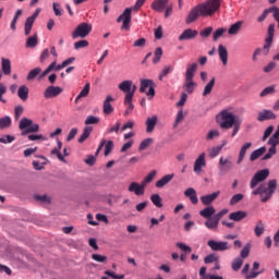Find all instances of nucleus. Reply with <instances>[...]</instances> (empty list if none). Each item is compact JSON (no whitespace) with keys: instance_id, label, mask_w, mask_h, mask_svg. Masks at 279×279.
Instances as JSON below:
<instances>
[{"instance_id":"4c0bfd02","label":"nucleus","mask_w":279,"mask_h":279,"mask_svg":"<svg viewBox=\"0 0 279 279\" xmlns=\"http://www.w3.org/2000/svg\"><path fill=\"white\" fill-rule=\"evenodd\" d=\"M254 232L255 236H263V234H265V222H263V220L257 221Z\"/></svg>"},{"instance_id":"2eb2a0df","label":"nucleus","mask_w":279,"mask_h":279,"mask_svg":"<svg viewBox=\"0 0 279 279\" xmlns=\"http://www.w3.org/2000/svg\"><path fill=\"white\" fill-rule=\"evenodd\" d=\"M129 193H134L137 197L145 195V185L138 182H132L128 187Z\"/></svg>"},{"instance_id":"e433bc0d","label":"nucleus","mask_w":279,"mask_h":279,"mask_svg":"<svg viewBox=\"0 0 279 279\" xmlns=\"http://www.w3.org/2000/svg\"><path fill=\"white\" fill-rule=\"evenodd\" d=\"M118 88L128 95L132 88V81L126 80L119 84Z\"/></svg>"},{"instance_id":"680f3d73","label":"nucleus","mask_w":279,"mask_h":279,"mask_svg":"<svg viewBox=\"0 0 279 279\" xmlns=\"http://www.w3.org/2000/svg\"><path fill=\"white\" fill-rule=\"evenodd\" d=\"M243 197V194H234L230 199V206H236V204H239Z\"/></svg>"},{"instance_id":"49530a36","label":"nucleus","mask_w":279,"mask_h":279,"mask_svg":"<svg viewBox=\"0 0 279 279\" xmlns=\"http://www.w3.org/2000/svg\"><path fill=\"white\" fill-rule=\"evenodd\" d=\"M162 58V48L157 47L154 51L153 64H158Z\"/></svg>"},{"instance_id":"ddd939ff","label":"nucleus","mask_w":279,"mask_h":279,"mask_svg":"<svg viewBox=\"0 0 279 279\" xmlns=\"http://www.w3.org/2000/svg\"><path fill=\"white\" fill-rule=\"evenodd\" d=\"M62 92V87L50 85L44 92V97L45 99H53V97H58V95H61Z\"/></svg>"},{"instance_id":"c85d7f7f","label":"nucleus","mask_w":279,"mask_h":279,"mask_svg":"<svg viewBox=\"0 0 279 279\" xmlns=\"http://www.w3.org/2000/svg\"><path fill=\"white\" fill-rule=\"evenodd\" d=\"M215 213L216 210L214 206H207L199 211V216L204 219H210L211 217H215Z\"/></svg>"},{"instance_id":"b1692460","label":"nucleus","mask_w":279,"mask_h":279,"mask_svg":"<svg viewBox=\"0 0 279 279\" xmlns=\"http://www.w3.org/2000/svg\"><path fill=\"white\" fill-rule=\"evenodd\" d=\"M218 54H219V59L221 60L223 66H226L228 64V48H226V46L220 44L218 46Z\"/></svg>"},{"instance_id":"4d7b16f0","label":"nucleus","mask_w":279,"mask_h":279,"mask_svg":"<svg viewBox=\"0 0 279 279\" xmlns=\"http://www.w3.org/2000/svg\"><path fill=\"white\" fill-rule=\"evenodd\" d=\"M88 47V40L82 39L76 43H74V49L80 50V49H86Z\"/></svg>"},{"instance_id":"0e129e2a","label":"nucleus","mask_w":279,"mask_h":279,"mask_svg":"<svg viewBox=\"0 0 279 279\" xmlns=\"http://www.w3.org/2000/svg\"><path fill=\"white\" fill-rule=\"evenodd\" d=\"M275 92H276V88L274 86L265 87L260 92L259 97H267V95H271V93H275Z\"/></svg>"},{"instance_id":"79ce46f5","label":"nucleus","mask_w":279,"mask_h":279,"mask_svg":"<svg viewBox=\"0 0 279 279\" xmlns=\"http://www.w3.org/2000/svg\"><path fill=\"white\" fill-rule=\"evenodd\" d=\"M40 73H43V69L35 68L28 72L26 80H28V81L36 80V77H38V75H40Z\"/></svg>"},{"instance_id":"f03ea898","label":"nucleus","mask_w":279,"mask_h":279,"mask_svg":"<svg viewBox=\"0 0 279 279\" xmlns=\"http://www.w3.org/2000/svg\"><path fill=\"white\" fill-rule=\"evenodd\" d=\"M217 123L221 130H232L231 137L234 138L241 130V124L243 120L239 119V116L223 109L217 116Z\"/></svg>"},{"instance_id":"4468645a","label":"nucleus","mask_w":279,"mask_h":279,"mask_svg":"<svg viewBox=\"0 0 279 279\" xmlns=\"http://www.w3.org/2000/svg\"><path fill=\"white\" fill-rule=\"evenodd\" d=\"M198 34H199V32H197V29L186 28L179 36V40H180V43H182L184 40H195V38H197Z\"/></svg>"},{"instance_id":"39448f33","label":"nucleus","mask_w":279,"mask_h":279,"mask_svg":"<svg viewBox=\"0 0 279 279\" xmlns=\"http://www.w3.org/2000/svg\"><path fill=\"white\" fill-rule=\"evenodd\" d=\"M93 32V24L87 22H82L76 26V28L72 32V38L75 40L76 38H86Z\"/></svg>"},{"instance_id":"7c9ffc66","label":"nucleus","mask_w":279,"mask_h":279,"mask_svg":"<svg viewBox=\"0 0 279 279\" xmlns=\"http://www.w3.org/2000/svg\"><path fill=\"white\" fill-rule=\"evenodd\" d=\"M195 86L196 84L193 82V78H185V83L183 84L185 93L193 95V93H195Z\"/></svg>"},{"instance_id":"cd10ccee","label":"nucleus","mask_w":279,"mask_h":279,"mask_svg":"<svg viewBox=\"0 0 279 279\" xmlns=\"http://www.w3.org/2000/svg\"><path fill=\"white\" fill-rule=\"evenodd\" d=\"M17 97L22 101H27V99L29 97V87H27L26 85L20 86L17 89Z\"/></svg>"},{"instance_id":"a19ab883","label":"nucleus","mask_w":279,"mask_h":279,"mask_svg":"<svg viewBox=\"0 0 279 279\" xmlns=\"http://www.w3.org/2000/svg\"><path fill=\"white\" fill-rule=\"evenodd\" d=\"M92 132H93V128L86 126L83 130V134H81V136L77 140V142L78 143H84L90 136Z\"/></svg>"},{"instance_id":"603ef678","label":"nucleus","mask_w":279,"mask_h":279,"mask_svg":"<svg viewBox=\"0 0 279 279\" xmlns=\"http://www.w3.org/2000/svg\"><path fill=\"white\" fill-rule=\"evenodd\" d=\"M119 130H121V122H116V124L109 129H107L106 134H119Z\"/></svg>"},{"instance_id":"412c9836","label":"nucleus","mask_w":279,"mask_h":279,"mask_svg":"<svg viewBox=\"0 0 279 279\" xmlns=\"http://www.w3.org/2000/svg\"><path fill=\"white\" fill-rule=\"evenodd\" d=\"M111 101H114V98H112V96H107L102 104L104 114H112V112H114V107L110 104Z\"/></svg>"},{"instance_id":"a878e982","label":"nucleus","mask_w":279,"mask_h":279,"mask_svg":"<svg viewBox=\"0 0 279 279\" xmlns=\"http://www.w3.org/2000/svg\"><path fill=\"white\" fill-rule=\"evenodd\" d=\"M184 195L185 197H189L190 202H192V204H198L199 203V198H197V192L195 191V189L190 187L187 190L184 191Z\"/></svg>"},{"instance_id":"f3484780","label":"nucleus","mask_w":279,"mask_h":279,"mask_svg":"<svg viewBox=\"0 0 279 279\" xmlns=\"http://www.w3.org/2000/svg\"><path fill=\"white\" fill-rule=\"evenodd\" d=\"M204 167H206V153H202L194 161V173H202Z\"/></svg>"},{"instance_id":"5701e85b","label":"nucleus","mask_w":279,"mask_h":279,"mask_svg":"<svg viewBox=\"0 0 279 279\" xmlns=\"http://www.w3.org/2000/svg\"><path fill=\"white\" fill-rule=\"evenodd\" d=\"M1 69L3 75L12 74V61L10 59L1 58Z\"/></svg>"},{"instance_id":"c03bdc74","label":"nucleus","mask_w":279,"mask_h":279,"mask_svg":"<svg viewBox=\"0 0 279 279\" xmlns=\"http://www.w3.org/2000/svg\"><path fill=\"white\" fill-rule=\"evenodd\" d=\"M213 88H215V77H213L208 84L205 86L204 92H203V97H206L213 93Z\"/></svg>"},{"instance_id":"6ab92c4d","label":"nucleus","mask_w":279,"mask_h":279,"mask_svg":"<svg viewBox=\"0 0 279 279\" xmlns=\"http://www.w3.org/2000/svg\"><path fill=\"white\" fill-rule=\"evenodd\" d=\"M169 5V0H155L150 4L151 10L155 12L162 13L165 9Z\"/></svg>"},{"instance_id":"4be33fe9","label":"nucleus","mask_w":279,"mask_h":279,"mask_svg":"<svg viewBox=\"0 0 279 279\" xmlns=\"http://www.w3.org/2000/svg\"><path fill=\"white\" fill-rule=\"evenodd\" d=\"M157 123H158V117L157 116L148 117L146 119V132H147V134H151V132H154Z\"/></svg>"},{"instance_id":"e2e57ef3","label":"nucleus","mask_w":279,"mask_h":279,"mask_svg":"<svg viewBox=\"0 0 279 279\" xmlns=\"http://www.w3.org/2000/svg\"><path fill=\"white\" fill-rule=\"evenodd\" d=\"M23 106L17 105L14 108V117H15V121H19L21 119V117L23 116Z\"/></svg>"},{"instance_id":"37998d69","label":"nucleus","mask_w":279,"mask_h":279,"mask_svg":"<svg viewBox=\"0 0 279 279\" xmlns=\"http://www.w3.org/2000/svg\"><path fill=\"white\" fill-rule=\"evenodd\" d=\"M260 267V264L258 262H254L253 269L250 275L246 276L247 279H254L257 278L260 274V271H256Z\"/></svg>"},{"instance_id":"bf43d9fd","label":"nucleus","mask_w":279,"mask_h":279,"mask_svg":"<svg viewBox=\"0 0 279 279\" xmlns=\"http://www.w3.org/2000/svg\"><path fill=\"white\" fill-rule=\"evenodd\" d=\"M114 148V142L108 141L105 143V156H110L112 149Z\"/></svg>"},{"instance_id":"3c124183","label":"nucleus","mask_w":279,"mask_h":279,"mask_svg":"<svg viewBox=\"0 0 279 279\" xmlns=\"http://www.w3.org/2000/svg\"><path fill=\"white\" fill-rule=\"evenodd\" d=\"M88 93H90V83H86L83 87V89L78 94V99H82L84 97H88Z\"/></svg>"},{"instance_id":"bb28decb","label":"nucleus","mask_w":279,"mask_h":279,"mask_svg":"<svg viewBox=\"0 0 279 279\" xmlns=\"http://www.w3.org/2000/svg\"><path fill=\"white\" fill-rule=\"evenodd\" d=\"M132 94L125 95L124 97V106H128L126 110L124 111V117L132 114V111L134 110V104H132Z\"/></svg>"},{"instance_id":"de8ad7c7","label":"nucleus","mask_w":279,"mask_h":279,"mask_svg":"<svg viewBox=\"0 0 279 279\" xmlns=\"http://www.w3.org/2000/svg\"><path fill=\"white\" fill-rule=\"evenodd\" d=\"M205 265H210V263H219V256L215 253H210L209 255L205 256L204 258Z\"/></svg>"},{"instance_id":"393cba45","label":"nucleus","mask_w":279,"mask_h":279,"mask_svg":"<svg viewBox=\"0 0 279 279\" xmlns=\"http://www.w3.org/2000/svg\"><path fill=\"white\" fill-rule=\"evenodd\" d=\"M250 147H252V143L247 142L245 144L242 145V147L240 148V153L238 156V165H241V162H243V160H245V155L247 154V150L250 149Z\"/></svg>"},{"instance_id":"a18cd8bd","label":"nucleus","mask_w":279,"mask_h":279,"mask_svg":"<svg viewBox=\"0 0 279 279\" xmlns=\"http://www.w3.org/2000/svg\"><path fill=\"white\" fill-rule=\"evenodd\" d=\"M150 202L156 206L157 208H162V198L159 194H153L150 195Z\"/></svg>"},{"instance_id":"0eeeda50","label":"nucleus","mask_w":279,"mask_h":279,"mask_svg":"<svg viewBox=\"0 0 279 279\" xmlns=\"http://www.w3.org/2000/svg\"><path fill=\"white\" fill-rule=\"evenodd\" d=\"M267 178H269V169H263L257 171L251 179V189H256L257 184H260V182H265Z\"/></svg>"},{"instance_id":"338daca9","label":"nucleus","mask_w":279,"mask_h":279,"mask_svg":"<svg viewBox=\"0 0 279 279\" xmlns=\"http://www.w3.org/2000/svg\"><path fill=\"white\" fill-rule=\"evenodd\" d=\"M177 247L181 250V252H184L185 254H191V246L184 244L183 242H178Z\"/></svg>"},{"instance_id":"69168bd1","label":"nucleus","mask_w":279,"mask_h":279,"mask_svg":"<svg viewBox=\"0 0 279 279\" xmlns=\"http://www.w3.org/2000/svg\"><path fill=\"white\" fill-rule=\"evenodd\" d=\"M213 34V26H208L199 32L201 38H208Z\"/></svg>"},{"instance_id":"a211bd4d","label":"nucleus","mask_w":279,"mask_h":279,"mask_svg":"<svg viewBox=\"0 0 279 279\" xmlns=\"http://www.w3.org/2000/svg\"><path fill=\"white\" fill-rule=\"evenodd\" d=\"M219 195H221L220 191H216L211 194H206L201 196V202L203 204V206H210V204H213V202H215V199H217V197H219Z\"/></svg>"},{"instance_id":"7ed1b4c3","label":"nucleus","mask_w":279,"mask_h":279,"mask_svg":"<svg viewBox=\"0 0 279 279\" xmlns=\"http://www.w3.org/2000/svg\"><path fill=\"white\" fill-rule=\"evenodd\" d=\"M278 186V180L272 179L268 181V186L265 183H262L258 185L257 189H255L252 194L253 195H259L260 202L263 204L269 202L271 197H274V193H276V187Z\"/></svg>"},{"instance_id":"774afa93","label":"nucleus","mask_w":279,"mask_h":279,"mask_svg":"<svg viewBox=\"0 0 279 279\" xmlns=\"http://www.w3.org/2000/svg\"><path fill=\"white\" fill-rule=\"evenodd\" d=\"M223 34H226V28L216 29L214 33V41L217 43V40H219V38H221V36H223Z\"/></svg>"},{"instance_id":"13d9d810","label":"nucleus","mask_w":279,"mask_h":279,"mask_svg":"<svg viewBox=\"0 0 279 279\" xmlns=\"http://www.w3.org/2000/svg\"><path fill=\"white\" fill-rule=\"evenodd\" d=\"M252 250V245L250 243H247L240 253L241 258H247V256H250V252Z\"/></svg>"},{"instance_id":"1a4fd4ad","label":"nucleus","mask_w":279,"mask_h":279,"mask_svg":"<svg viewBox=\"0 0 279 279\" xmlns=\"http://www.w3.org/2000/svg\"><path fill=\"white\" fill-rule=\"evenodd\" d=\"M41 9L38 8L35 10V12L32 14V16H28L24 24V34L25 36H29L32 34V27H34V23L36 22V19H38V15L40 14Z\"/></svg>"},{"instance_id":"72a5a7b5","label":"nucleus","mask_w":279,"mask_h":279,"mask_svg":"<svg viewBox=\"0 0 279 279\" xmlns=\"http://www.w3.org/2000/svg\"><path fill=\"white\" fill-rule=\"evenodd\" d=\"M205 226L208 230H217V228H219V220L213 216L211 218H207Z\"/></svg>"},{"instance_id":"6e6552de","label":"nucleus","mask_w":279,"mask_h":279,"mask_svg":"<svg viewBox=\"0 0 279 279\" xmlns=\"http://www.w3.org/2000/svg\"><path fill=\"white\" fill-rule=\"evenodd\" d=\"M122 29H130V23H132V8H126L121 15L117 19V23H121Z\"/></svg>"},{"instance_id":"052dcab7","label":"nucleus","mask_w":279,"mask_h":279,"mask_svg":"<svg viewBox=\"0 0 279 279\" xmlns=\"http://www.w3.org/2000/svg\"><path fill=\"white\" fill-rule=\"evenodd\" d=\"M99 123V118L95 116H88L85 120V125H97Z\"/></svg>"},{"instance_id":"09e8293b","label":"nucleus","mask_w":279,"mask_h":279,"mask_svg":"<svg viewBox=\"0 0 279 279\" xmlns=\"http://www.w3.org/2000/svg\"><path fill=\"white\" fill-rule=\"evenodd\" d=\"M231 267H232L233 271H239V269H241V267H243V258L236 257L235 259H233Z\"/></svg>"},{"instance_id":"20e7f679","label":"nucleus","mask_w":279,"mask_h":279,"mask_svg":"<svg viewBox=\"0 0 279 279\" xmlns=\"http://www.w3.org/2000/svg\"><path fill=\"white\" fill-rule=\"evenodd\" d=\"M19 129L22 131V136H27V134L36 133L40 130L38 123H34L32 119L22 118L19 123Z\"/></svg>"},{"instance_id":"473e14b6","label":"nucleus","mask_w":279,"mask_h":279,"mask_svg":"<svg viewBox=\"0 0 279 279\" xmlns=\"http://www.w3.org/2000/svg\"><path fill=\"white\" fill-rule=\"evenodd\" d=\"M37 46H38V34H34L26 39V44H25L26 49H34V47H37Z\"/></svg>"},{"instance_id":"58836bf2","label":"nucleus","mask_w":279,"mask_h":279,"mask_svg":"<svg viewBox=\"0 0 279 279\" xmlns=\"http://www.w3.org/2000/svg\"><path fill=\"white\" fill-rule=\"evenodd\" d=\"M11 125H12V118H10V116L0 118V130H5Z\"/></svg>"},{"instance_id":"9d476101","label":"nucleus","mask_w":279,"mask_h":279,"mask_svg":"<svg viewBox=\"0 0 279 279\" xmlns=\"http://www.w3.org/2000/svg\"><path fill=\"white\" fill-rule=\"evenodd\" d=\"M232 167H234V165L232 163V158L220 157L218 162L219 175H226V173H228V171H230Z\"/></svg>"},{"instance_id":"c756f323","label":"nucleus","mask_w":279,"mask_h":279,"mask_svg":"<svg viewBox=\"0 0 279 279\" xmlns=\"http://www.w3.org/2000/svg\"><path fill=\"white\" fill-rule=\"evenodd\" d=\"M245 217H247V213L243 210H238L229 215V219H231V221H243Z\"/></svg>"},{"instance_id":"f8f14e48","label":"nucleus","mask_w":279,"mask_h":279,"mask_svg":"<svg viewBox=\"0 0 279 279\" xmlns=\"http://www.w3.org/2000/svg\"><path fill=\"white\" fill-rule=\"evenodd\" d=\"M207 245L208 247H210L213 252H226L227 250H230V247H232L226 241H215V240H209L207 242Z\"/></svg>"},{"instance_id":"f257e3e1","label":"nucleus","mask_w":279,"mask_h":279,"mask_svg":"<svg viewBox=\"0 0 279 279\" xmlns=\"http://www.w3.org/2000/svg\"><path fill=\"white\" fill-rule=\"evenodd\" d=\"M221 8V0H207L206 2L199 3L189 12L185 23L191 25L195 23L199 16H213Z\"/></svg>"},{"instance_id":"aec40b11","label":"nucleus","mask_w":279,"mask_h":279,"mask_svg":"<svg viewBox=\"0 0 279 279\" xmlns=\"http://www.w3.org/2000/svg\"><path fill=\"white\" fill-rule=\"evenodd\" d=\"M173 178H175L174 173L163 175L161 179L156 181L155 183L156 189H165V186H167V184H169V182H171Z\"/></svg>"},{"instance_id":"423d86ee","label":"nucleus","mask_w":279,"mask_h":279,"mask_svg":"<svg viewBox=\"0 0 279 279\" xmlns=\"http://www.w3.org/2000/svg\"><path fill=\"white\" fill-rule=\"evenodd\" d=\"M148 88V92H147ZM156 83L153 80L144 78L141 81L140 93H146L147 97H154L156 95Z\"/></svg>"},{"instance_id":"9b49d317","label":"nucleus","mask_w":279,"mask_h":279,"mask_svg":"<svg viewBox=\"0 0 279 279\" xmlns=\"http://www.w3.org/2000/svg\"><path fill=\"white\" fill-rule=\"evenodd\" d=\"M276 32V25L270 24L268 26V36L265 40V45L263 47V51H264V56H268L269 54V50L271 49V44L274 43V34Z\"/></svg>"},{"instance_id":"5fc2aeb1","label":"nucleus","mask_w":279,"mask_h":279,"mask_svg":"<svg viewBox=\"0 0 279 279\" xmlns=\"http://www.w3.org/2000/svg\"><path fill=\"white\" fill-rule=\"evenodd\" d=\"M221 133L218 130H210L206 135V141H213L214 138H219Z\"/></svg>"},{"instance_id":"6e6d98bb","label":"nucleus","mask_w":279,"mask_h":279,"mask_svg":"<svg viewBox=\"0 0 279 279\" xmlns=\"http://www.w3.org/2000/svg\"><path fill=\"white\" fill-rule=\"evenodd\" d=\"M52 10L54 12V16H62L63 10H62V7L60 5V3L53 2Z\"/></svg>"},{"instance_id":"dca6fc26","label":"nucleus","mask_w":279,"mask_h":279,"mask_svg":"<svg viewBox=\"0 0 279 279\" xmlns=\"http://www.w3.org/2000/svg\"><path fill=\"white\" fill-rule=\"evenodd\" d=\"M276 119H278V116H276L274 111L269 109H264L258 113L257 117V121H259L260 123H263V121H274Z\"/></svg>"},{"instance_id":"c9c22d12","label":"nucleus","mask_w":279,"mask_h":279,"mask_svg":"<svg viewBox=\"0 0 279 279\" xmlns=\"http://www.w3.org/2000/svg\"><path fill=\"white\" fill-rule=\"evenodd\" d=\"M265 151H267V147H265V146H262V147L257 148L256 150H254L250 156L251 162H254V160H258V158H260V156H263V154H265Z\"/></svg>"},{"instance_id":"864d4df0","label":"nucleus","mask_w":279,"mask_h":279,"mask_svg":"<svg viewBox=\"0 0 279 279\" xmlns=\"http://www.w3.org/2000/svg\"><path fill=\"white\" fill-rule=\"evenodd\" d=\"M222 146H215L208 150L210 158H217L219 156V153L221 151Z\"/></svg>"},{"instance_id":"8fccbe9b","label":"nucleus","mask_w":279,"mask_h":279,"mask_svg":"<svg viewBox=\"0 0 279 279\" xmlns=\"http://www.w3.org/2000/svg\"><path fill=\"white\" fill-rule=\"evenodd\" d=\"M151 143H154V138L148 137L146 140H143L138 146V150L140 151H145L146 147H149V145H151Z\"/></svg>"},{"instance_id":"2f4dec72","label":"nucleus","mask_w":279,"mask_h":279,"mask_svg":"<svg viewBox=\"0 0 279 279\" xmlns=\"http://www.w3.org/2000/svg\"><path fill=\"white\" fill-rule=\"evenodd\" d=\"M197 71V63L189 64L185 71V80H193L195 72Z\"/></svg>"},{"instance_id":"ea45409f","label":"nucleus","mask_w":279,"mask_h":279,"mask_svg":"<svg viewBox=\"0 0 279 279\" xmlns=\"http://www.w3.org/2000/svg\"><path fill=\"white\" fill-rule=\"evenodd\" d=\"M156 175H158V171L153 170L150 171L142 181V184L144 186H147L149 184V182H153L154 179L156 178Z\"/></svg>"},{"instance_id":"f704fd0d","label":"nucleus","mask_w":279,"mask_h":279,"mask_svg":"<svg viewBox=\"0 0 279 279\" xmlns=\"http://www.w3.org/2000/svg\"><path fill=\"white\" fill-rule=\"evenodd\" d=\"M241 27H243V22L238 21L230 26V28L228 29V34L230 36H236V34H239V32H241Z\"/></svg>"}]
</instances>
